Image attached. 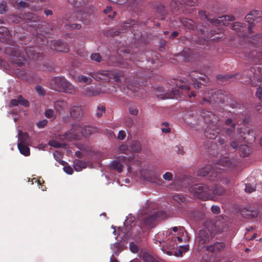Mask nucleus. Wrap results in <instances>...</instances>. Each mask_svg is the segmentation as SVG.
<instances>
[{"mask_svg":"<svg viewBox=\"0 0 262 262\" xmlns=\"http://www.w3.org/2000/svg\"><path fill=\"white\" fill-rule=\"evenodd\" d=\"M51 48L58 52H66L68 51V48L66 44L59 40H53L51 43Z\"/></svg>","mask_w":262,"mask_h":262,"instance_id":"nucleus-17","label":"nucleus"},{"mask_svg":"<svg viewBox=\"0 0 262 262\" xmlns=\"http://www.w3.org/2000/svg\"><path fill=\"white\" fill-rule=\"evenodd\" d=\"M256 96L260 100L262 99V87H259L257 89Z\"/></svg>","mask_w":262,"mask_h":262,"instance_id":"nucleus-52","label":"nucleus"},{"mask_svg":"<svg viewBox=\"0 0 262 262\" xmlns=\"http://www.w3.org/2000/svg\"><path fill=\"white\" fill-rule=\"evenodd\" d=\"M129 249L130 250L134 253H137V252L138 251V246L136 245H135L134 243H131L129 244Z\"/></svg>","mask_w":262,"mask_h":262,"instance_id":"nucleus-46","label":"nucleus"},{"mask_svg":"<svg viewBox=\"0 0 262 262\" xmlns=\"http://www.w3.org/2000/svg\"><path fill=\"white\" fill-rule=\"evenodd\" d=\"M68 107V103L64 101H58L54 104L55 109L59 114H63Z\"/></svg>","mask_w":262,"mask_h":262,"instance_id":"nucleus-19","label":"nucleus"},{"mask_svg":"<svg viewBox=\"0 0 262 262\" xmlns=\"http://www.w3.org/2000/svg\"><path fill=\"white\" fill-rule=\"evenodd\" d=\"M211 191L212 192V194H213V196H214V198H215V195H222L225 193V189L221 186L215 185L214 187L211 189Z\"/></svg>","mask_w":262,"mask_h":262,"instance_id":"nucleus-27","label":"nucleus"},{"mask_svg":"<svg viewBox=\"0 0 262 262\" xmlns=\"http://www.w3.org/2000/svg\"><path fill=\"white\" fill-rule=\"evenodd\" d=\"M181 3L188 6H193L195 2L194 0H181Z\"/></svg>","mask_w":262,"mask_h":262,"instance_id":"nucleus-48","label":"nucleus"},{"mask_svg":"<svg viewBox=\"0 0 262 262\" xmlns=\"http://www.w3.org/2000/svg\"><path fill=\"white\" fill-rule=\"evenodd\" d=\"M262 13L259 11H253L245 17L246 21L250 25L259 23L261 19Z\"/></svg>","mask_w":262,"mask_h":262,"instance_id":"nucleus-11","label":"nucleus"},{"mask_svg":"<svg viewBox=\"0 0 262 262\" xmlns=\"http://www.w3.org/2000/svg\"><path fill=\"white\" fill-rule=\"evenodd\" d=\"M173 198L174 201L178 202H184L186 200V198L183 195L179 194H174Z\"/></svg>","mask_w":262,"mask_h":262,"instance_id":"nucleus-36","label":"nucleus"},{"mask_svg":"<svg viewBox=\"0 0 262 262\" xmlns=\"http://www.w3.org/2000/svg\"><path fill=\"white\" fill-rule=\"evenodd\" d=\"M91 58L92 60L100 62L102 60V58L98 53H93L91 54Z\"/></svg>","mask_w":262,"mask_h":262,"instance_id":"nucleus-42","label":"nucleus"},{"mask_svg":"<svg viewBox=\"0 0 262 262\" xmlns=\"http://www.w3.org/2000/svg\"><path fill=\"white\" fill-rule=\"evenodd\" d=\"M219 132H204L205 136L208 139L212 140L215 139Z\"/></svg>","mask_w":262,"mask_h":262,"instance_id":"nucleus-38","label":"nucleus"},{"mask_svg":"<svg viewBox=\"0 0 262 262\" xmlns=\"http://www.w3.org/2000/svg\"><path fill=\"white\" fill-rule=\"evenodd\" d=\"M191 191L200 200L203 201L214 200V196L212 194L211 189L206 184L195 185L191 188Z\"/></svg>","mask_w":262,"mask_h":262,"instance_id":"nucleus-5","label":"nucleus"},{"mask_svg":"<svg viewBox=\"0 0 262 262\" xmlns=\"http://www.w3.org/2000/svg\"><path fill=\"white\" fill-rule=\"evenodd\" d=\"M36 91L38 95L39 96H44L46 94L45 90L40 85H38L36 87Z\"/></svg>","mask_w":262,"mask_h":262,"instance_id":"nucleus-43","label":"nucleus"},{"mask_svg":"<svg viewBox=\"0 0 262 262\" xmlns=\"http://www.w3.org/2000/svg\"><path fill=\"white\" fill-rule=\"evenodd\" d=\"M220 166L229 170H234L236 169V162L231 161L229 158L223 157L219 161L218 163L214 167L211 168L209 175L210 181L221 182L223 184H228L229 181L227 179L224 168H220L219 167Z\"/></svg>","mask_w":262,"mask_h":262,"instance_id":"nucleus-1","label":"nucleus"},{"mask_svg":"<svg viewBox=\"0 0 262 262\" xmlns=\"http://www.w3.org/2000/svg\"><path fill=\"white\" fill-rule=\"evenodd\" d=\"M48 144L50 146L55 148H63L66 146V144L64 143L60 142L56 140H50Z\"/></svg>","mask_w":262,"mask_h":262,"instance_id":"nucleus-29","label":"nucleus"},{"mask_svg":"<svg viewBox=\"0 0 262 262\" xmlns=\"http://www.w3.org/2000/svg\"><path fill=\"white\" fill-rule=\"evenodd\" d=\"M71 125L74 129H79L81 128H82L84 131H91L94 129L93 126L90 125H83L81 126L79 122H75L74 124H71Z\"/></svg>","mask_w":262,"mask_h":262,"instance_id":"nucleus-22","label":"nucleus"},{"mask_svg":"<svg viewBox=\"0 0 262 262\" xmlns=\"http://www.w3.org/2000/svg\"><path fill=\"white\" fill-rule=\"evenodd\" d=\"M28 145L27 144L18 143V148L20 152L25 156H28L30 154V148L28 147Z\"/></svg>","mask_w":262,"mask_h":262,"instance_id":"nucleus-26","label":"nucleus"},{"mask_svg":"<svg viewBox=\"0 0 262 262\" xmlns=\"http://www.w3.org/2000/svg\"><path fill=\"white\" fill-rule=\"evenodd\" d=\"M26 53L29 58L31 57L33 59H35L39 57V53H35L33 55H31V54L29 53V51H26Z\"/></svg>","mask_w":262,"mask_h":262,"instance_id":"nucleus-53","label":"nucleus"},{"mask_svg":"<svg viewBox=\"0 0 262 262\" xmlns=\"http://www.w3.org/2000/svg\"><path fill=\"white\" fill-rule=\"evenodd\" d=\"M105 112V108L103 106H99L97 107L96 112V116L99 118L102 116L103 114Z\"/></svg>","mask_w":262,"mask_h":262,"instance_id":"nucleus-35","label":"nucleus"},{"mask_svg":"<svg viewBox=\"0 0 262 262\" xmlns=\"http://www.w3.org/2000/svg\"><path fill=\"white\" fill-rule=\"evenodd\" d=\"M234 17L230 15L222 16L219 18H214L213 20H210V23L215 26L217 25H227L230 21L233 20Z\"/></svg>","mask_w":262,"mask_h":262,"instance_id":"nucleus-12","label":"nucleus"},{"mask_svg":"<svg viewBox=\"0 0 262 262\" xmlns=\"http://www.w3.org/2000/svg\"><path fill=\"white\" fill-rule=\"evenodd\" d=\"M123 76L122 72L116 73L114 71H100L92 74V77L98 80H103L106 82H109L113 77L115 81H120V78Z\"/></svg>","mask_w":262,"mask_h":262,"instance_id":"nucleus-6","label":"nucleus"},{"mask_svg":"<svg viewBox=\"0 0 262 262\" xmlns=\"http://www.w3.org/2000/svg\"><path fill=\"white\" fill-rule=\"evenodd\" d=\"M12 61L19 66H22L26 60L24 53L18 49L13 50L11 54Z\"/></svg>","mask_w":262,"mask_h":262,"instance_id":"nucleus-10","label":"nucleus"},{"mask_svg":"<svg viewBox=\"0 0 262 262\" xmlns=\"http://www.w3.org/2000/svg\"><path fill=\"white\" fill-rule=\"evenodd\" d=\"M50 88L56 91L62 92L71 94L76 92V88L62 77H55L50 81Z\"/></svg>","mask_w":262,"mask_h":262,"instance_id":"nucleus-3","label":"nucleus"},{"mask_svg":"<svg viewBox=\"0 0 262 262\" xmlns=\"http://www.w3.org/2000/svg\"><path fill=\"white\" fill-rule=\"evenodd\" d=\"M48 121L46 119H43L37 123L36 125L39 128L44 127L47 124Z\"/></svg>","mask_w":262,"mask_h":262,"instance_id":"nucleus-47","label":"nucleus"},{"mask_svg":"<svg viewBox=\"0 0 262 262\" xmlns=\"http://www.w3.org/2000/svg\"><path fill=\"white\" fill-rule=\"evenodd\" d=\"M245 190L248 193H251L255 190V187L250 184H246Z\"/></svg>","mask_w":262,"mask_h":262,"instance_id":"nucleus-41","label":"nucleus"},{"mask_svg":"<svg viewBox=\"0 0 262 262\" xmlns=\"http://www.w3.org/2000/svg\"><path fill=\"white\" fill-rule=\"evenodd\" d=\"M126 132H119L118 138L120 140H123L126 136Z\"/></svg>","mask_w":262,"mask_h":262,"instance_id":"nucleus-60","label":"nucleus"},{"mask_svg":"<svg viewBox=\"0 0 262 262\" xmlns=\"http://www.w3.org/2000/svg\"><path fill=\"white\" fill-rule=\"evenodd\" d=\"M77 80L79 82L90 83L92 82V78H88L84 75H80L77 78Z\"/></svg>","mask_w":262,"mask_h":262,"instance_id":"nucleus-33","label":"nucleus"},{"mask_svg":"<svg viewBox=\"0 0 262 262\" xmlns=\"http://www.w3.org/2000/svg\"><path fill=\"white\" fill-rule=\"evenodd\" d=\"M18 6V7H23V8H25V7H28V4L24 2V1H20L19 2L18 4H17Z\"/></svg>","mask_w":262,"mask_h":262,"instance_id":"nucleus-63","label":"nucleus"},{"mask_svg":"<svg viewBox=\"0 0 262 262\" xmlns=\"http://www.w3.org/2000/svg\"><path fill=\"white\" fill-rule=\"evenodd\" d=\"M129 113L133 115H137L138 113V110L136 108L130 107L129 108Z\"/></svg>","mask_w":262,"mask_h":262,"instance_id":"nucleus-59","label":"nucleus"},{"mask_svg":"<svg viewBox=\"0 0 262 262\" xmlns=\"http://www.w3.org/2000/svg\"><path fill=\"white\" fill-rule=\"evenodd\" d=\"M173 178V174L170 172H166L163 175V178L167 181H172Z\"/></svg>","mask_w":262,"mask_h":262,"instance_id":"nucleus-40","label":"nucleus"},{"mask_svg":"<svg viewBox=\"0 0 262 262\" xmlns=\"http://www.w3.org/2000/svg\"><path fill=\"white\" fill-rule=\"evenodd\" d=\"M211 211L214 214H219L220 213V208L219 206L216 205H213L211 207Z\"/></svg>","mask_w":262,"mask_h":262,"instance_id":"nucleus-49","label":"nucleus"},{"mask_svg":"<svg viewBox=\"0 0 262 262\" xmlns=\"http://www.w3.org/2000/svg\"><path fill=\"white\" fill-rule=\"evenodd\" d=\"M90 89H92V87L91 86V88H90L89 91H87L86 92V93L88 95L91 96H95L98 94V93L96 92H94L93 91H91Z\"/></svg>","mask_w":262,"mask_h":262,"instance_id":"nucleus-58","label":"nucleus"},{"mask_svg":"<svg viewBox=\"0 0 262 262\" xmlns=\"http://www.w3.org/2000/svg\"><path fill=\"white\" fill-rule=\"evenodd\" d=\"M69 112L71 117L74 120L79 119L83 115L81 108L77 105L71 106Z\"/></svg>","mask_w":262,"mask_h":262,"instance_id":"nucleus-16","label":"nucleus"},{"mask_svg":"<svg viewBox=\"0 0 262 262\" xmlns=\"http://www.w3.org/2000/svg\"><path fill=\"white\" fill-rule=\"evenodd\" d=\"M230 146L231 147H232L233 149H236L238 147V143L236 141H232L230 143Z\"/></svg>","mask_w":262,"mask_h":262,"instance_id":"nucleus-61","label":"nucleus"},{"mask_svg":"<svg viewBox=\"0 0 262 262\" xmlns=\"http://www.w3.org/2000/svg\"><path fill=\"white\" fill-rule=\"evenodd\" d=\"M225 247V244L222 242H216L213 244L206 246V250L212 253H218L222 251Z\"/></svg>","mask_w":262,"mask_h":262,"instance_id":"nucleus-15","label":"nucleus"},{"mask_svg":"<svg viewBox=\"0 0 262 262\" xmlns=\"http://www.w3.org/2000/svg\"><path fill=\"white\" fill-rule=\"evenodd\" d=\"M0 33L7 35L8 34V30L6 28L0 27Z\"/></svg>","mask_w":262,"mask_h":262,"instance_id":"nucleus-62","label":"nucleus"},{"mask_svg":"<svg viewBox=\"0 0 262 262\" xmlns=\"http://www.w3.org/2000/svg\"><path fill=\"white\" fill-rule=\"evenodd\" d=\"M144 179L155 185H162L164 184L163 180L160 177V174L155 171H148L147 174L144 175Z\"/></svg>","mask_w":262,"mask_h":262,"instance_id":"nucleus-9","label":"nucleus"},{"mask_svg":"<svg viewBox=\"0 0 262 262\" xmlns=\"http://www.w3.org/2000/svg\"><path fill=\"white\" fill-rule=\"evenodd\" d=\"M176 151L179 154L183 155L184 153L183 146L181 145L176 146Z\"/></svg>","mask_w":262,"mask_h":262,"instance_id":"nucleus-54","label":"nucleus"},{"mask_svg":"<svg viewBox=\"0 0 262 262\" xmlns=\"http://www.w3.org/2000/svg\"><path fill=\"white\" fill-rule=\"evenodd\" d=\"M61 134H55V138L57 140L64 141L67 140L72 141L74 140H80L82 137V132H60Z\"/></svg>","mask_w":262,"mask_h":262,"instance_id":"nucleus-8","label":"nucleus"},{"mask_svg":"<svg viewBox=\"0 0 262 262\" xmlns=\"http://www.w3.org/2000/svg\"><path fill=\"white\" fill-rule=\"evenodd\" d=\"M54 111L52 109L47 110L45 113V116L48 118H52L54 117Z\"/></svg>","mask_w":262,"mask_h":262,"instance_id":"nucleus-45","label":"nucleus"},{"mask_svg":"<svg viewBox=\"0 0 262 262\" xmlns=\"http://www.w3.org/2000/svg\"><path fill=\"white\" fill-rule=\"evenodd\" d=\"M143 259L144 262H158V260L147 253H144L143 255Z\"/></svg>","mask_w":262,"mask_h":262,"instance_id":"nucleus-32","label":"nucleus"},{"mask_svg":"<svg viewBox=\"0 0 262 262\" xmlns=\"http://www.w3.org/2000/svg\"><path fill=\"white\" fill-rule=\"evenodd\" d=\"M199 16L200 18L203 20L207 19L210 22V20H213V19L208 18L207 13L205 11H201L199 12Z\"/></svg>","mask_w":262,"mask_h":262,"instance_id":"nucleus-44","label":"nucleus"},{"mask_svg":"<svg viewBox=\"0 0 262 262\" xmlns=\"http://www.w3.org/2000/svg\"><path fill=\"white\" fill-rule=\"evenodd\" d=\"M6 11V5L2 3L0 4V14L4 13Z\"/></svg>","mask_w":262,"mask_h":262,"instance_id":"nucleus-55","label":"nucleus"},{"mask_svg":"<svg viewBox=\"0 0 262 262\" xmlns=\"http://www.w3.org/2000/svg\"><path fill=\"white\" fill-rule=\"evenodd\" d=\"M242 215L246 219H253L257 217L258 212L256 209H251L250 207H245L241 212Z\"/></svg>","mask_w":262,"mask_h":262,"instance_id":"nucleus-18","label":"nucleus"},{"mask_svg":"<svg viewBox=\"0 0 262 262\" xmlns=\"http://www.w3.org/2000/svg\"><path fill=\"white\" fill-rule=\"evenodd\" d=\"M175 84L179 89H172L170 91L157 90L156 92V95L162 99L178 98L181 93L180 89L188 90L189 89L188 83L182 79L175 80Z\"/></svg>","mask_w":262,"mask_h":262,"instance_id":"nucleus-2","label":"nucleus"},{"mask_svg":"<svg viewBox=\"0 0 262 262\" xmlns=\"http://www.w3.org/2000/svg\"><path fill=\"white\" fill-rule=\"evenodd\" d=\"M130 148L133 151L138 152L141 149V145L139 141H133L131 144Z\"/></svg>","mask_w":262,"mask_h":262,"instance_id":"nucleus-31","label":"nucleus"},{"mask_svg":"<svg viewBox=\"0 0 262 262\" xmlns=\"http://www.w3.org/2000/svg\"><path fill=\"white\" fill-rule=\"evenodd\" d=\"M239 150L240 156L243 157L249 156L251 151L250 147L245 144L241 145L239 146Z\"/></svg>","mask_w":262,"mask_h":262,"instance_id":"nucleus-25","label":"nucleus"},{"mask_svg":"<svg viewBox=\"0 0 262 262\" xmlns=\"http://www.w3.org/2000/svg\"><path fill=\"white\" fill-rule=\"evenodd\" d=\"M135 230H137L138 231V233L135 234V236H137V235H139L141 233V228L139 226H135V227H134L132 229V232L133 234H134V231Z\"/></svg>","mask_w":262,"mask_h":262,"instance_id":"nucleus-51","label":"nucleus"},{"mask_svg":"<svg viewBox=\"0 0 262 262\" xmlns=\"http://www.w3.org/2000/svg\"><path fill=\"white\" fill-rule=\"evenodd\" d=\"M178 241L179 243L182 242V238L179 236H173L171 238V241L169 243V247H174L177 245L176 241Z\"/></svg>","mask_w":262,"mask_h":262,"instance_id":"nucleus-34","label":"nucleus"},{"mask_svg":"<svg viewBox=\"0 0 262 262\" xmlns=\"http://www.w3.org/2000/svg\"><path fill=\"white\" fill-rule=\"evenodd\" d=\"M63 170L65 172L69 174H72L73 172V170L72 168L70 166H64L63 168Z\"/></svg>","mask_w":262,"mask_h":262,"instance_id":"nucleus-50","label":"nucleus"},{"mask_svg":"<svg viewBox=\"0 0 262 262\" xmlns=\"http://www.w3.org/2000/svg\"><path fill=\"white\" fill-rule=\"evenodd\" d=\"M18 143L22 144L30 145L31 143V139L27 132H18Z\"/></svg>","mask_w":262,"mask_h":262,"instance_id":"nucleus-20","label":"nucleus"},{"mask_svg":"<svg viewBox=\"0 0 262 262\" xmlns=\"http://www.w3.org/2000/svg\"><path fill=\"white\" fill-rule=\"evenodd\" d=\"M69 26L72 29H78V30L81 28V25L80 24H70L69 25Z\"/></svg>","mask_w":262,"mask_h":262,"instance_id":"nucleus-56","label":"nucleus"},{"mask_svg":"<svg viewBox=\"0 0 262 262\" xmlns=\"http://www.w3.org/2000/svg\"><path fill=\"white\" fill-rule=\"evenodd\" d=\"M123 167L122 164L117 160H114L110 163V168L116 170L119 173L122 171Z\"/></svg>","mask_w":262,"mask_h":262,"instance_id":"nucleus-24","label":"nucleus"},{"mask_svg":"<svg viewBox=\"0 0 262 262\" xmlns=\"http://www.w3.org/2000/svg\"><path fill=\"white\" fill-rule=\"evenodd\" d=\"M182 24L190 29H193V21L191 20L184 19L182 21Z\"/></svg>","mask_w":262,"mask_h":262,"instance_id":"nucleus-39","label":"nucleus"},{"mask_svg":"<svg viewBox=\"0 0 262 262\" xmlns=\"http://www.w3.org/2000/svg\"><path fill=\"white\" fill-rule=\"evenodd\" d=\"M141 214L140 219L143 222L144 226L148 229L154 227L157 219L160 217L159 213L152 210L148 205L143 207Z\"/></svg>","mask_w":262,"mask_h":262,"instance_id":"nucleus-4","label":"nucleus"},{"mask_svg":"<svg viewBox=\"0 0 262 262\" xmlns=\"http://www.w3.org/2000/svg\"><path fill=\"white\" fill-rule=\"evenodd\" d=\"M19 103L25 106H28L29 105V102L27 100L25 99L21 96H19L17 99H14L11 101L10 106H17Z\"/></svg>","mask_w":262,"mask_h":262,"instance_id":"nucleus-21","label":"nucleus"},{"mask_svg":"<svg viewBox=\"0 0 262 262\" xmlns=\"http://www.w3.org/2000/svg\"><path fill=\"white\" fill-rule=\"evenodd\" d=\"M119 151L121 153L127 155L129 151V149H128V147L127 145L122 144L119 146Z\"/></svg>","mask_w":262,"mask_h":262,"instance_id":"nucleus-37","label":"nucleus"},{"mask_svg":"<svg viewBox=\"0 0 262 262\" xmlns=\"http://www.w3.org/2000/svg\"><path fill=\"white\" fill-rule=\"evenodd\" d=\"M211 168L210 166L207 165L200 168L198 171V175L200 177H204L211 172Z\"/></svg>","mask_w":262,"mask_h":262,"instance_id":"nucleus-28","label":"nucleus"},{"mask_svg":"<svg viewBox=\"0 0 262 262\" xmlns=\"http://www.w3.org/2000/svg\"><path fill=\"white\" fill-rule=\"evenodd\" d=\"M73 167L76 171H80L85 167V163L80 160L75 161L74 162Z\"/></svg>","mask_w":262,"mask_h":262,"instance_id":"nucleus-30","label":"nucleus"},{"mask_svg":"<svg viewBox=\"0 0 262 262\" xmlns=\"http://www.w3.org/2000/svg\"><path fill=\"white\" fill-rule=\"evenodd\" d=\"M225 123L227 125H230L232 127H234L235 126V124L233 123V121L231 119H227Z\"/></svg>","mask_w":262,"mask_h":262,"instance_id":"nucleus-57","label":"nucleus"},{"mask_svg":"<svg viewBox=\"0 0 262 262\" xmlns=\"http://www.w3.org/2000/svg\"><path fill=\"white\" fill-rule=\"evenodd\" d=\"M202 117L204 118L205 122L207 123L216 124L218 121V117L215 114L209 111H204L201 114Z\"/></svg>","mask_w":262,"mask_h":262,"instance_id":"nucleus-14","label":"nucleus"},{"mask_svg":"<svg viewBox=\"0 0 262 262\" xmlns=\"http://www.w3.org/2000/svg\"><path fill=\"white\" fill-rule=\"evenodd\" d=\"M209 240L208 232L204 229L200 230L198 233V242L199 245L204 247V244L208 243Z\"/></svg>","mask_w":262,"mask_h":262,"instance_id":"nucleus-13","label":"nucleus"},{"mask_svg":"<svg viewBox=\"0 0 262 262\" xmlns=\"http://www.w3.org/2000/svg\"><path fill=\"white\" fill-rule=\"evenodd\" d=\"M189 80H191V84L195 88L199 89L201 88V82L202 84H206L208 80V78L206 76H199V73L196 71L191 72L189 75Z\"/></svg>","mask_w":262,"mask_h":262,"instance_id":"nucleus-7","label":"nucleus"},{"mask_svg":"<svg viewBox=\"0 0 262 262\" xmlns=\"http://www.w3.org/2000/svg\"><path fill=\"white\" fill-rule=\"evenodd\" d=\"M232 29L238 34L239 36H241L239 33L241 32H244L246 30V27L243 25L242 23L236 22L233 24L232 26Z\"/></svg>","mask_w":262,"mask_h":262,"instance_id":"nucleus-23","label":"nucleus"},{"mask_svg":"<svg viewBox=\"0 0 262 262\" xmlns=\"http://www.w3.org/2000/svg\"><path fill=\"white\" fill-rule=\"evenodd\" d=\"M178 229L181 232L183 233L184 228L183 227L179 226V227H174L172 228V231H173L174 232L177 231Z\"/></svg>","mask_w":262,"mask_h":262,"instance_id":"nucleus-64","label":"nucleus"}]
</instances>
